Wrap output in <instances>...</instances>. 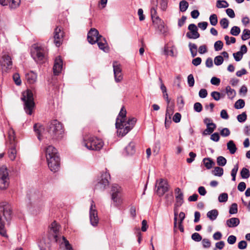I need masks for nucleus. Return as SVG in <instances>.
<instances>
[{"label": "nucleus", "mask_w": 250, "mask_h": 250, "mask_svg": "<svg viewBox=\"0 0 250 250\" xmlns=\"http://www.w3.org/2000/svg\"><path fill=\"white\" fill-rule=\"evenodd\" d=\"M126 114V110L123 106L116 119L115 124L117 129V134L122 137L125 135L133 127L136 122V119L135 118H130L125 122Z\"/></svg>", "instance_id": "nucleus-1"}, {"label": "nucleus", "mask_w": 250, "mask_h": 250, "mask_svg": "<svg viewBox=\"0 0 250 250\" xmlns=\"http://www.w3.org/2000/svg\"><path fill=\"white\" fill-rule=\"evenodd\" d=\"M191 238L196 242H199L202 239V236L197 232L193 233L191 235Z\"/></svg>", "instance_id": "nucleus-61"}, {"label": "nucleus", "mask_w": 250, "mask_h": 250, "mask_svg": "<svg viewBox=\"0 0 250 250\" xmlns=\"http://www.w3.org/2000/svg\"><path fill=\"white\" fill-rule=\"evenodd\" d=\"M89 219L90 224L93 227L97 226L99 223V217L98 216V211L96 208V206L93 200L91 201V206L89 209Z\"/></svg>", "instance_id": "nucleus-10"}, {"label": "nucleus", "mask_w": 250, "mask_h": 250, "mask_svg": "<svg viewBox=\"0 0 250 250\" xmlns=\"http://www.w3.org/2000/svg\"><path fill=\"white\" fill-rule=\"evenodd\" d=\"M189 32L186 34V36L190 39H196L200 37V34L198 32L197 26L194 23L190 24L188 26Z\"/></svg>", "instance_id": "nucleus-13"}, {"label": "nucleus", "mask_w": 250, "mask_h": 250, "mask_svg": "<svg viewBox=\"0 0 250 250\" xmlns=\"http://www.w3.org/2000/svg\"><path fill=\"white\" fill-rule=\"evenodd\" d=\"M0 63L3 72H7L12 67L13 63L11 57L8 54H4L0 59Z\"/></svg>", "instance_id": "nucleus-11"}, {"label": "nucleus", "mask_w": 250, "mask_h": 250, "mask_svg": "<svg viewBox=\"0 0 250 250\" xmlns=\"http://www.w3.org/2000/svg\"><path fill=\"white\" fill-rule=\"evenodd\" d=\"M212 173L215 176L221 177L223 175V168L220 167H216L212 171Z\"/></svg>", "instance_id": "nucleus-37"}, {"label": "nucleus", "mask_w": 250, "mask_h": 250, "mask_svg": "<svg viewBox=\"0 0 250 250\" xmlns=\"http://www.w3.org/2000/svg\"><path fill=\"white\" fill-rule=\"evenodd\" d=\"M247 114L246 112H243L242 114L237 116V119L238 122L243 123L247 120Z\"/></svg>", "instance_id": "nucleus-57"}, {"label": "nucleus", "mask_w": 250, "mask_h": 250, "mask_svg": "<svg viewBox=\"0 0 250 250\" xmlns=\"http://www.w3.org/2000/svg\"><path fill=\"white\" fill-rule=\"evenodd\" d=\"M214 64L216 65L219 66L222 64L224 62L223 57L222 56L219 55L215 57L214 60Z\"/></svg>", "instance_id": "nucleus-50"}, {"label": "nucleus", "mask_w": 250, "mask_h": 250, "mask_svg": "<svg viewBox=\"0 0 250 250\" xmlns=\"http://www.w3.org/2000/svg\"><path fill=\"white\" fill-rule=\"evenodd\" d=\"M238 212L237 205L236 203H233L229 208V213L230 214H234Z\"/></svg>", "instance_id": "nucleus-49"}, {"label": "nucleus", "mask_w": 250, "mask_h": 250, "mask_svg": "<svg viewBox=\"0 0 250 250\" xmlns=\"http://www.w3.org/2000/svg\"><path fill=\"white\" fill-rule=\"evenodd\" d=\"M121 191V187L118 185H114L112 187L111 192L112 194L115 193V194H119Z\"/></svg>", "instance_id": "nucleus-59"}, {"label": "nucleus", "mask_w": 250, "mask_h": 250, "mask_svg": "<svg viewBox=\"0 0 250 250\" xmlns=\"http://www.w3.org/2000/svg\"><path fill=\"white\" fill-rule=\"evenodd\" d=\"M168 190L167 181L161 179L158 184L157 193L159 196L163 195Z\"/></svg>", "instance_id": "nucleus-19"}, {"label": "nucleus", "mask_w": 250, "mask_h": 250, "mask_svg": "<svg viewBox=\"0 0 250 250\" xmlns=\"http://www.w3.org/2000/svg\"><path fill=\"white\" fill-rule=\"evenodd\" d=\"M203 163L208 169L211 168L212 167L215 165V163L210 158H204L203 160Z\"/></svg>", "instance_id": "nucleus-32"}, {"label": "nucleus", "mask_w": 250, "mask_h": 250, "mask_svg": "<svg viewBox=\"0 0 250 250\" xmlns=\"http://www.w3.org/2000/svg\"><path fill=\"white\" fill-rule=\"evenodd\" d=\"M60 226L58 225L56 221H54L51 225L50 233H52L53 239L56 242L59 241Z\"/></svg>", "instance_id": "nucleus-18"}, {"label": "nucleus", "mask_w": 250, "mask_h": 250, "mask_svg": "<svg viewBox=\"0 0 250 250\" xmlns=\"http://www.w3.org/2000/svg\"><path fill=\"white\" fill-rule=\"evenodd\" d=\"M188 47L192 57H195L197 54V46L196 44L189 42Z\"/></svg>", "instance_id": "nucleus-34"}, {"label": "nucleus", "mask_w": 250, "mask_h": 250, "mask_svg": "<svg viewBox=\"0 0 250 250\" xmlns=\"http://www.w3.org/2000/svg\"><path fill=\"white\" fill-rule=\"evenodd\" d=\"M21 2L20 0H0V4L5 6L9 4L11 9H15L18 7Z\"/></svg>", "instance_id": "nucleus-21"}, {"label": "nucleus", "mask_w": 250, "mask_h": 250, "mask_svg": "<svg viewBox=\"0 0 250 250\" xmlns=\"http://www.w3.org/2000/svg\"><path fill=\"white\" fill-rule=\"evenodd\" d=\"M42 129V127L39 125L38 124H35L34 125V130L37 135L38 138L39 140H41V132Z\"/></svg>", "instance_id": "nucleus-39"}, {"label": "nucleus", "mask_w": 250, "mask_h": 250, "mask_svg": "<svg viewBox=\"0 0 250 250\" xmlns=\"http://www.w3.org/2000/svg\"><path fill=\"white\" fill-rule=\"evenodd\" d=\"M227 149L231 154H234L237 150L235 144L232 140L229 141L227 143Z\"/></svg>", "instance_id": "nucleus-31"}, {"label": "nucleus", "mask_w": 250, "mask_h": 250, "mask_svg": "<svg viewBox=\"0 0 250 250\" xmlns=\"http://www.w3.org/2000/svg\"><path fill=\"white\" fill-rule=\"evenodd\" d=\"M109 178L110 175L107 171L101 173L100 176L97 180L95 189L100 191L104 190L108 186Z\"/></svg>", "instance_id": "nucleus-7"}, {"label": "nucleus", "mask_w": 250, "mask_h": 250, "mask_svg": "<svg viewBox=\"0 0 250 250\" xmlns=\"http://www.w3.org/2000/svg\"><path fill=\"white\" fill-rule=\"evenodd\" d=\"M63 62L61 56L57 57L54 61L53 73L55 75H58L62 71Z\"/></svg>", "instance_id": "nucleus-17"}, {"label": "nucleus", "mask_w": 250, "mask_h": 250, "mask_svg": "<svg viewBox=\"0 0 250 250\" xmlns=\"http://www.w3.org/2000/svg\"><path fill=\"white\" fill-rule=\"evenodd\" d=\"M135 144L134 142H131L125 148L124 153L126 155H132L135 153Z\"/></svg>", "instance_id": "nucleus-25"}, {"label": "nucleus", "mask_w": 250, "mask_h": 250, "mask_svg": "<svg viewBox=\"0 0 250 250\" xmlns=\"http://www.w3.org/2000/svg\"><path fill=\"white\" fill-rule=\"evenodd\" d=\"M188 7V3L185 0H183L180 2L179 9L180 11L184 12H185Z\"/></svg>", "instance_id": "nucleus-38"}, {"label": "nucleus", "mask_w": 250, "mask_h": 250, "mask_svg": "<svg viewBox=\"0 0 250 250\" xmlns=\"http://www.w3.org/2000/svg\"><path fill=\"white\" fill-rule=\"evenodd\" d=\"M13 80L15 83L18 85H20L21 84V80L20 79V77L19 74L15 73L13 76Z\"/></svg>", "instance_id": "nucleus-63"}, {"label": "nucleus", "mask_w": 250, "mask_h": 250, "mask_svg": "<svg viewBox=\"0 0 250 250\" xmlns=\"http://www.w3.org/2000/svg\"><path fill=\"white\" fill-rule=\"evenodd\" d=\"M216 128L215 124H211L210 125H207V128L202 133L203 135L207 136L211 134Z\"/></svg>", "instance_id": "nucleus-30"}, {"label": "nucleus", "mask_w": 250, "mask_h": 250, "mask_svg": "<svg viewBox=\"0 0 250 250\" xmlns=\"http://www.w3.org/2000/svg\"><path fill=\"white\" fill-rule=\"evenodd\" d=\"M241 30L240 28L236 26H233L230 31V33L231 35L237 36L240 33Z\"/></svg>", "instance_id": "nucleus-48"}, {"label": "nucleus", "mask_w": 250, "mask_h": 250, "mask_svg": "<svg viewBox=\"0 0 250 250\" xmlns=\"http://www.w3.org/2000/svg\"><path fill=\"white\" fill-rule=\"evenodd\" d=\"M240 175L242 178L247 179L250 176V171L248 168L243 167L241 170Z\"/></svg>", "instance_id": "nucleus-41"}, {"label": "nucleus", "mask_w": 250, "mask_h": 250, "mask_svg": "<svg viewBox=\"0 0 250 250\" xmlns=\"http://www.w3.org/2000/svg\"><path fill=\"white\" fill-rule=\"evenodd\" d=\"M12 210L9 205H4L0 211V234L4 237H7L5 229V221L9 222L11 219Z\"/></svg>", "instance_id": "nucleus-2"}, {"label": "nucleus", "mask_w": 250, "mask_h": 250, "mask_svg": "<svg viewBox=\"0 0 250 250\" xmlns=\"http://www.w3.org/2000/svg\"><path fill=\"white\" fill-rule=\"evenodd\" d=\"M174 47H172L171 48H169L168 47H165L164 50L165 54L167 55H170L172 57L175 56L176 55L174 53Z\"/></svg>", "instance_id": "nucleus-47"}, {"label": "nucleus", "mask_w": 250, "mask_h": 250, "mask_svg": "<svg viewBox=\"0 0 250 250\" xmlns=\"http://www.w3.org/2000/svg\"><path fill=\"white\" fill-rule=\"evenodd\" d=\"M229 21L227 18H223L220 21V24L222 27L226 29L228 27Z\"/></svg>", "instance_id": "nucleus-53"}, {"label": "nucleus", "mask_w": 250, "mask_h": 250, "mask_svg": "<svg viewBox=\"0 0 250 250\" xmlns=\"http://www.w3.org/2000/svg\"><path fill=\"white\" fill-rule=\"evenodd\" d=\"M226 92L227 94L229 99H233L236 95V92L234 89L231 88L230 86H227L226 87Z\"/></svg>", "instance_id": "nucleus-35"}, {"label": "nucleus", "mask_w": 250, "mask_h": 250, "mask_svg": "<svg viewBox=\"0 0 250 250\" xmlns=\"http://www.w3.org/2000/svg\"><path fill=\"white\" fill-rule=\"evenodd\" d=\"M229 5L227 1L224 0H218L216 2V7L218 8H227Z\"/></svg>", "instance_id": "nucleus-40"}, {"label": "nucleus", "mask_w": 250, "mask_h": 250, "mask_svg": "<svg viewBox=\"0 0 250 250\" xmlns=\"http://www.w3.org/2000/svg\"><path fill=\"white\" fill-rule=\"evenodd\" d=\"M176 203L175 204V207H180L184 202L183 193L181 189L177 188L175 189Z\"/></svg>", "instance_id": "nucleus-20"}, {"label": "nucleus", "mask_w": 250, "mask_h": 250, "mask_svg": "<svg viewBox=\"0 0 250 250\" xmlns=\"http://www.w3.org/2000/svg\"><path fill=\"white\" fill-rule=\"evenodd\" d=\"M31 54L33 59L37 62L43 61L45 58V49L38 44H33L31 49Z\"/></svg>", "instance_id": "nucleus-8"}, {"label": "nucleus", "mask_w": 250, "mask_h": 250, "mask_svg": "<svg viewBox=\"0 0 250 250\" xmlns=\"http://www.w3.org/2000/svg\"><path fill=\"white\" fill-rule=\"evenodd\" d=\"M193 108L195 111L200 112L202 110L203 106L201 103L197 102L194 104Z\"/></svg>", "instance_id": "nucleus-62"}, {"label": "nucleus", "mask_w": 250, "mask_h": 250, "mask_svg": "<svg viewBox=\"0 0 250 250\" xmlns=\"http://www.w3.org/2000/svg\"><path fill=\"white\" fill-rule=\"evenodd\" d=\"M226 225L229 228H235L240 224V220L238 218L232 217L226 221Z\"/></svg>", "instance_id": "nucleus-27"}, {"label": "nucleus", "mask_w": 250, "mask_h": 250, "mask_svg": "<svg viewBox=\"0 0 250 250\" xmlns=\"http://www.w3.org/2000/svg\"><path fill=\"white\" fill-rule=\"evenodd\" d=\"M40 250H50V243L48 239H42L38 243Z\"/></svg>", "instance_id": "nucleus-26"}, {"label": "nucleus", "mask_w": 250, "mask_h": 250, "mask_svg": "<svg viewBox=\"0 0 250 250\" xmlns=\"http://www.w3.org/2000/svg\"><path fill=\"white\" fill-rule=\"evenodd\" d=\"M21 99L24 103V109L25 112L29 115H31L35 106L33 95L32 91L30 90H27L24 91L22 93Z\"/></svg>", "instance_id": "nucleus-6"}, {"label": "nucleus", "mask_w": 250, "mask_h": 250, "mask_svg": "<svg viewBox=\"0 0 250 250\" xmlns=\"http://www.w3.org/2000/svg\"><path fill=\"white\" fill-rule=\"evenodd\" d=\"M112 200L114 202V206L116 207L119 206L122 203V199L119 194L113 193L112 195Z\"/></svg>", "instance_id": "nucleus-36"}, {"label": "nucleus", "mask_w": 250, "mask_h": 250, "mask_svg": "<svg viewBox=\"0 0 250 250\" xmlns=\"http://www.w3.org/2000/svg\"><path fill=\"white\" fill-rule=\"evenodd\" d=\"M209 20L211 25L215 26L217 24L218 19L216 14H213L211 15L209 17Z\"/></svg>", "instance_id": "nucleus-45"}, {"label": "nucleus", "mask_w": 250, "mask_h": 250, "mask_svg": "<svg viewBox=\"0 0 250 250\" xmlns=\"http://www.w3.org/2000/svg\"><path fill=\"white\" fill-rule=\"evenodd\" d=\"M57 243H60L61 247H64L66 250H73V248L69 241L64 236H62V239L60 238Z\"/></svg>", "instance_id": "nucleus-28"}, {"label": "nucleus", "mask_w": 250, "mask_h": 250, "mask_svg": "<svg viewBox=\"0 0 250 250\" xmlns=\"http://www.w3.org/2000/svg\"><path fill=\"white\" fill-rule=\"evenodd\" d=\"M48 131L52 139L56 140L62 139L64 133L62 124L56 120L50 122Z\"/></svg>", "instance_id": "nucleus-4"}, {"label": "nucleus", "mask_w": 250, "mask_h": 250, "mask_svg": "<svg viewBox=\"0 0 250 250\" xmlns=\"http://www.w3.org/2000/svg\"><path fill=\"white\" fill-rule=\"evenodd\" d=\"M228 199V195L226 193H223L219 195L218 197V201L220 203L226 202Z\"/></svg>", "instance_id": "nucleus-51"}, {"label": "nucleus", "mask_w": 250, "mask_h": 250, "mask_svg": "<svg viewBox=\"0 0 250 250\" xmlns=\"http://www.w3.org/2000/svg\"><path fill=\"white\" fill-rule=\"evenodd\" d=\"M8 141L6 145L8 147V155L11 161H14L17 156L16 142L15 140V132L12 128L8 130Z\"/></svg>", "instance_id": "nucleus-3"}, {"label": "nucleus", "mask_w": 250, "mask_h": 250, "mask_svg": "<svg viewBox=\"0 0 250 250\" xmlns=\"http://www.w3.org/2000/svg\"><path fill=\"white\" fill-rule=\"evenodd\" d=\"M158 0H156V4L155 5L156 7H152L150 9V14L152 20L153 19H155L157 17H159L157 15V6Z\"/></svg>", "instance_id": "nucleus-44"}, {"label": "nucleus", "mask_w": 250, "mask_h": 250, "mask_svg": "<svg viewBox=\"0 0 250 250\" xmlns=\"http://www.w3.org/2000/svg\"><path fill=\"white\" fill-rule=\"evenodd\" d=\"M82 145L88 150L98 151L103 147L104 142L101 139L92 136L84 138Z\"/></svg>", "instance_id": "nucleus-5"}, {"label": "nucleus", "mask_w": 250, "mask_h": 250, "mask_svg": "<svg viewBox=\"0 0 250 250\" xmlns=\"http://www.w3.org/2000/svg\"><path fill=\"white\" fill-rule=\"evenodd\" d=\"M113 67L115 81L117 83L120 82L123 79L120 64L114 62L113 63Z\"/></svg>", "instance_id": "nucleus-16"}, {"label": "nucleus", "mask_w": 250, "mask_h": 250, "mask_svg": "<svg viewBox=\"0 0 250 250\" xmlns=\"http://www.w3.org/2000/svg\"><path fill=\"white\" fill-rule=\"evenodd\" d=\"M99 31L95 28H92L89 30L87 34V40L88 42L92 44L96 43L98 41L100 36Z\"/></svg>", "instance_id": "nucleus-14"}, {"label": "nucleus", "mask_w": 250, "mask_h": 250, "mask_svg": "<svg viewBox=\"0 0 250 250\" xmlns=\"http://www.w3.org/2000/svg\"><path fill=\"white\" fill-rule=\"evenodd\" d=\"M10 183L8 170L5 166L0 167V189H6L9 186Z\"/></svg>", "instance_id": "nucleus-9"}, {"label": "nucleus", "mask_w": 250, "mask_h": 250, "mask_svg": "<svg viewBox=\"0 0 250 250\" xmlns=\"http://www.w3.org/2000/svg\"><path fill=\"white\" fill-rule=\"evenodd\" d=\"M37 74L32 71H31L25 75V79L29 83H34L37 80Z\"/></svg>", "instance_id": "nucleus-29"}, {"label": "nucleus", "mask_w": 250, "mask_h": 250, "mask_svg": "<svg viewBox=\"0 0 250 250\" xmlns=\"http://www.w3.org/2000/svg\"><path fill=\"white\" fill-rule=\"evenodd\" d=\"M244 106L245 101L242 99H239L234 104V107L237 109L242 108Z\"/></svg>", "instance_id": "nucleus-46"}, {"label": "nucleus", "mask_w": 250, "mask_h": 250, "mask_svg": "<svg viewBox=\"0 0 250 250\" xmlns=\"http://www.w3.org/2000/svg\"><path fill=\"white\" fill-rule=\"evenodd\" d=\"M238 170V166L236 165L232 169L231 171V175L232 176V180L235 181L236 180V175L237 174V171Z\"/></svg>", "instance_id": "nucleus-52"}, {"label": "nucleus", "mask_w": 250, "mask_h": 250, "mask_svg": "<svg viewBox=\"0 0 250 250\" xmlns=\"http://www.w3.org/2000/svg\"><path fill=\"white\" fill-rule=\"evenodd\" d=\"M48 166L51 171L56 172L60 167V158L58 155L54 156L51 159H47Z\"/></svg>", "instance_id": "nucleus-12"}, {"label": "nucleus", "mask_w": 250, "mask_h": 250, "mask_svg": "<svg viewBox=\"0 0 250 250\" xmlns=\"http://www.w3.org/2000/svg\"><path fill=\"white\" fill-rule=\"evenodd\" d=\"M227 163L226 159L223 156H219L217 158V164L219 166L223 167Z\"/></svg>", "instance_id": "nucleus-43"}, {"label": "nucleus", "mask_w": 250, "mask_h": 250, "mask_svg": "<svg viewBox=\"0 0 250 250\" xmlns=\"http://www.w3.org/2000/svg\"><path fill=\"white\" fill-rule=\"evenodd\" d=\"M96 42L97 43L98 47L100 49L103 50L105 52H106L108 51L109 48L106 42V41L105 39L102 36H100V38L99 39L98 41H97Z\"/></svg>", "instance_id": "nucleus-24"}, {"label": "nucleus", "mask_w": 250, "mask_h": 250, "mask_svg": "<svg viewBox=\"0 0 250 250\" xmlns=\"http://www.w3.org/2000/svg\"><path fill=\"white\" fill-rule=\"evenodd\" d=\"M223 46V43L221 41H216L214 43V49L215 51L221 50Z\"/></svg>", "instance_id": "nucleus-55"}, {"label": "nucleus", "mask_w": 250, "mask_h": 250, "mask_svg": "<svg viewBox=\"0 0 250 250\" xmlns=\"http://www.w3.org/2000/svg\"><path fill=\"white\" fill-rule=\"evenodd\" d=\"M152 20L155 27L161 33H164L165 32L164 21L160 18V17H157L155 19H152Z\"/></svg>", "instance_id": "nucleus-22"}, {"label": "nucleus", "mask_w": 250, "mask_h": 250, "mask_svg": "<svg viewBox=\"0 0 250 250\" xmlns=\"http://www.w3.org/2000/svg\"><path fill=\"white\" fill-rule=\"evenodd\" d=\"M218 215V211L217 209H212L208 212L207 214V217L210 220H215Z\"/></svg>", "instance_id": "nucleus-33"}, {"label": "nucleus", "mask_w": 250, "mask_h": 250, "mask_svg": "<svg viewBox=\"0 0 250 250\" xmlns=\"http://www.w3.org/2000/svg\"><path fill=\"white\" fill-rule=\"evenodd\" d=\"M220 135L224 137H226L229 136L230 134V132L229 128H224L220 130Z\"/></svg>", "instance_id": "nucleus-54"}, {"label": "nucleus", "mask_w": 250, "mask_h": 250, "mask_svg": "<svg viewBox=\"0 0 250 250\" xmlns=\"http://www.w3.org/2000/svg\"><path fill=\"white\" fill-rule=\"evenodd\" d=\"M211 96L215 101H219L221 98V94L219 92L213 91L211 93Z\"/></svg>", "instance_id": "nucleus-64"}, {"label": "nucleus", "mask_w": 250, "mask_h": 250, "mask_svg": "<svg viewBox=\"0 0 250 250\" xmlns=\"http://www.w3.org/2000/svg\"><path fill=\"white\" fill-rule=\"evenodd\" d=\"M194 78L192 74H189L188 76V83L189 87H193L194 84Z\"/></svg>", "instance_id": "nucleus-58"}, {"label": "nucleus", "mask_w": 250, "mask_h": 250, "mask_svg": "<svg viewBox=\"0 0 250 250\" xmlns=\"http://www.w3.org/2000/svg\"><path fill=\"white\" fill-rule=\"evenodd\" d=\"M54 39L55 45L59 47L61 45L63 37V32L61 27H57L54 31Z\"/></svg>", "instance_id": "nucleus-15"}, {"label": "nucleus", "mask_w": 250, "mask_h": 250, "mask_svg": "<svg viewBox=\"0 0 250 250\" xmlns=\"http://www.w3.org/2000/svg\"><path fill=\"white\" fill-rule=\"evenodd\" d=\"M233 57L236 62L240 61L243 56V52L241 51H238L233 54Z\"/></svg>", "instance_id": "nucleus-56"}, {"label": "nucleus", "mask_w": 250, "mask_h": 250, "mask_svg": "<svg viewBox=\"0 0 250 250\" xmlns=\"http://www.w3.org/2000/svg\"><path fill=\"white\" fill-rule=\"evenodd\" d=\"M250 38V30L248 29H245L242 32L241 39L243 41H246Z\"/></svg>", "instance_id": "nucleus-42"}, {"label": "nucleus", "mask_w": 250, "mask_h": 250, "mask_svg": "<svg viewBox=\"0 0 250 250\" xmlns=\"http://www.w3.org/2000/svg\"><path fill=\"white\" fill-rule=\"evenodd\" d=\"M167 7V0H160V8L162 11H166Z\"/></svg>", "instance_id": "nucleus-60"}, {"label": "nucleus", "mask_w": 250, "mask_h": 250, "mask_svg": "<svg viewBox=\"0 0 250 250\" xmlns=\"http://www.w3.org/2000/svg\"><path fill=\"white\" fill-rule=\"evenodd\" d=\"M46 158L51 159L54 156L58 155L57 150L52 146H48L45 149Z\"/></svg>", "instance_id": "nucleus-23"}]
</instances>
